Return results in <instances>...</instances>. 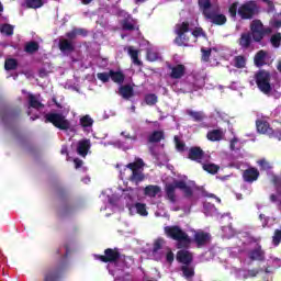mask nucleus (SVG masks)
<instances>
[{
	"label": "nucleus",
	"instance_id": "obj_11",
	"mask_svg": "<svg viewBox=\"0 0 281 281\" xmlns=\"http://www.w3.org/2000/svg\"><path fill=\"white\" fill-rule=\"evenodd\" d=\"M189 24L188 22H182L176 25L175 27V33L177 34L176 37V43L177 45H183V34H186V32H189Z\"/></svg>",
	"mask_w": 281,
	"mask_h": 281
},
{
	"label": "nucleus",
	"instance_id": "obj_22",
	"mask_svg": "<svg viewBox=\"0 0 281 281\" xmlns=\"http://www.w3.org/2000/svg\"><path fill=\"white\" fill-rule=\"evenodd\" d=\"M145 194L146 196H161V188L158 186H148L145 188Z\"/></svg>",
	"mask_w": 281,
	"mask_h": 281
},
{
	"label": "nucleus",
	"instance_id": "obj_21",
	"mask_svg": "<svg viewBox=\"0 0 281 281\" xmlns=\"http://www.w3.org/2000/svg\"><path fill=\"white\" fill-rule=\"evenodd\" d=\"M200 10H202L204 16L206 18L207 14L212 12L216 7H212L210 0H199Z\"/></svg>",
	"mask_w": 281,
	"mask_h": 281
},
{
	"label": "nucleus",
	"instance_id": "obj_60",
	"mask_svg": "<svg viewBox=\"0 0 281 281\" xmlns=\"http://www.w3.org/2000/svg\"><path fill=\"white\" fill-rule=\"evenodd\" d=\"M166 260L169 263L172 262L175 260V254H172V251H168L166 256Z\"/></svg>",
	"mask_w": 281,
	"mask_h": 281
},
{
	"label": "nucleus",
	"instance_id": "obj_31",
	"mask_svg": "<svg viewBox=\"0 0 281 281\" xmlns=\"http://www.w3.org/2000/svg\"><path fill=\"white\" fill-rule=\"evenodd\" d=\"M203 166V170H205L206 172H210V175H216L218 172V166L214 165V164H205L202 162Z\"/></svg>",
	"mask_w": 281,
	"mask_h": 281
},
{
	"label": "nucleus",
	"instance_id": "obj_50",
	"mask_svg": "<svg viewBox=\"0 0 281 281\" xmlns=\"http://www.w3.org/2000/svg\"><path fill=\"white\" fill-rule=\"evenodd\" d=\"M257 273L258 272L256 270H249L247 272L241 271L240 276H243L244 278H256Z\"/></svg>",
	"mask_w": 281,
	"mask_h": 281
},
{
	"label": "nucleus",
	"instance_id": "obj_10",
	"mask_svg": "<svg viewBox=\"0 0 281 281\" xmlns=\"http://www.w3.org/2000/svg\"><path fill=\"white\" fill-rule=\"evenodd\" d=\"M257 131L262 135H269L270 137H278L279 140L281 139V137L278 136V134L273 133V130L269 126V123L267 121H262V120L257 121Z\"/></svg>",
	"mask_w": 281,
	"mask_h": 281
},
{
	"label": "nucleus",
	"instance_id": "obj_62",
	"mask_svg": "<svg viewBox=\"0 0 281 281\" xmlns=\"http://www.w3.org/2000/svg\"><path fill=\"white\" fill-rule=\"evenodd\" d=\"M74 162H75V168H80V166H82V160H80V159H78V158H76V159L74 160Z\"/></svg>",
	"mask_w": 281,
	"mask_h": 281
},
{
	"label": "nucleus",
	"instance_id": "obj_13",
	"mask_svg": "<svg viewBox=\"0 0 281 281\" xmlns=\"http://www.w3.org/2000/svg\"><path fill=\"white\" fill-rule=\"evenodd\" d=\"M130 214H139L140 216H148V211L146 210V204L136 203L127 204Z\"/></svg>",
	"mask_w": 281,
	"mask_h": 281
},
{
	"label": "nucleus",
	"instance_id": "obj_55",
	"mask_svg": "<svg viewBox=\"0 0 281 281\" xmlns=\"http://www.w3.org/2000/svg\"><path fill=\"white\" fill-rule=\"evenodd\" d=\"M237 10H238V3L235 2V3H233V4L229 7V10H228L231 16H236Z\"/></svg>",
	"mask_w": 281,
	"mask_h": 281
},
{
	"label": "nucleus",
	"instance_id": "obj_46",
	"mask_svg": "<svg viewBox=\"0 0 281 281\" xmlns=\"http://www.w3.org/2000/svg\"><path fill=\"white\" fill-rule=\"evenodd\" d=\"M175 143L177 150H179L180 153L186 149V144H183V142H181L178 136L175 137Z\"/></svg>",
	"mask_w": 281,
	"mask_h": 281
},
{
	"label": "nucleus",
	"instance_id": "obj_54",
	"mask_svg": "<svg viewBox=\"0 0 281 281\" xmlns=\"http://www.w3.org/2000/svg\"><path fill=\"white\" fill-rule=\"evenodd\" d=\"M272 182L274 183L277 190H281V178L278 176L272 177Z\"/></svg>",
	"mask_w": 281,
	"mask_h": 281
},
{
	"label": "nucleus",
	"instance_id": "obj_18",
	"mask_svg": "<svg viewBox=\"0 0 281 281\" xmlns=\"http://www.w3.org/2000/svg\"><path fill=\"white\" fill-rule=\"evenodd\" d=\"M177 260L183 265H189V262H192V254L188 250H180L177 254Z\"/></svg>",
	"mask_w": 281,
	"mask_h": 281
},
{
	"label": "nucleus",
	"instance_id": "obj_61",
	"mask_svg": "<svg viewBox=\"0 0 281 281\" xmlns=\"http://www.w3.org/2000/svg\"><path fill=\"white\" fill-rule=\"evenodd\" d=\"M121 135L123 137H125V139H132L133 142H135V139H137V137L135 136H131V134L126 133V132H122Z\"/></svg>",
	"mask_w": 281,
	"mask_h": 281
},
{
	"label": "nucleus",
	"instance_id": "obj_7",
	"mask_svg": "<svg viewBox=\"0 0 281 281\" xmlns=\"http://www.w3.org/2000/svg\"><path fill=\"white\" fill-rule=\"evenodd\" d=\"M189 159L198 161V164H205L206 161H210V155H205L199 147H192L189 150Z\"/></svg>",
	"mask_w": 281,
	"mask_h": 281
},
{
	"label": "nucleus",
	"instance_id": "obj_12",
	"mask_svg": "<svg viewBox=\"0 0 281 281\" xmlns=\"http://www.w3.org/2000/svg\"><path fill=\"white\" fill-rule=\"evenodd\" d=\"M117 258H120V252L110 248L105 250V256H95V259L101 262H115Z\"/></svg>",
	"mask_w": 281,
	"mask_h": 281
},
{
	"label": "nucleus",
	"instance_id": "obj_24",
	"mask_svg": "<svg viewBox=\"0 0 281 281\" xmlns=\"http://www.w3.org/2000/svg\"><path fill=\"white\" fill-rule=\"evenodd\" d=\"M120 95H122V98H124L125 100H128V98H133V87L131 86L121 87Z\"/></svg>",
	"mask_w": 281,
	"mask_h": 281
},
{
	"label": "nucleus",
	"instance_id": "obj_30",
	"mask_svg": "<svg viewBox=\"0 0 281 281\" xmlns=\"http://www.w3.org/2000/svg\"><path fill=\"white\" fill-rule=\"evenodd\" d=\"M128 54H130L134 65H142V61H139V59L137 58V56H139V52L137 49L133 48V46H130Z\"/></svg>",
	"mask_w": 281,
	"mask_h": 281
},
{
	"label": "nucleus",
	"instance_id": "obj_14",
	"mask_svg": "<svg viewBox=\"0 0 281 281\" xmlns=\"http://www.w3.org/2000/svg\"><path fill=\"white\" fill-rule=\"evenodd\" d=\"M91 148V142L89 139H82L78 142L77 153L81 157H87L89 149Z\"/></svg>",
	"mask_w": 281,
	"mask_h": 281
},
{
	"label": "nucleus",
	"instance_id": "obj_43",
	"mask_svg": "<svg viewBox=\"0 0 281 281\" xmlns=\"http://www.w3.org/2000/svg\"><path fill=\"white\" fill-rule=\"evenodd\" d=\"M97 78L101 80V82H109L111 79V71L110 72H99Z\"/></svg>",
	"mask_w": 281,
	"mask_h": 281
},
{
	"label": "nucleus",
	"instance_id": "obj_19",
	"mask_svg": "<svg viewBox=\"0 0 281 281\" xmlns=\"http://www.w3.org/2000/svg\"><path fill=\"white\" fill-rule=\"evenodd\" d=\"M195 243L199 247H202V245H206V243L210 241V234L198 232L194 235Z\"/></svg>",
	"mask_w": 281,
	"mask_h": 281
},
{
	"label": "nucleus",
	"instance_id": "obj_27",
	"mask_svg": "<svg viewBox=\"0 0 281 281\" xmlns=\"http://www.w3.org/2000/svg\"><path fill=\"white\" fill-rule=\"evenodd\" d=\"M22 5L36 10V8H43V0H26V2Z\"/></svg>",
	"mask_w": 281,
	"mask_h": 281
},
{
	"label": "nucleus",
	"instance_id": "obj_34",
	"mask_svg": "<svg viewBox=\"0 0 281 281\" xmlns=\"http://www.w3.org/2000/svg\"><path fill=\"white\" fill-rule=\"evenodd\" d=\"M161 139H164V132H161V131L154 132L149 136V142H151V143L161 142Z\"/></svg>",
	"mask_w": 281,
	"mask_h": 281
},
{
	"label": "nucleus",
	"instance_id": "obj_42",
	"mask_svg": "<svg viewBox=\"0 0 281 281\" xmlns=\"http://www.w3.org/2000/svg\"><path fill=\"white\" fill-rule=\"evenodd\" d=\"M145 102L149 106H153V104H157V95H155V94H147L145 97Z\"/></svg>",
	"mask_w": 281,
	"mask_h": 281
},
{
	"label": "nucleus",
	"instance_id": "obj_57",
	"mask_svg": "<svg viewBox=\"0 0 281 281\" xmlns=\"http://www.w3.org/2000/svg\"><path fill=\"white\" fill-rule=\"evenodd\" d=\"M193 36L195 38H199V36H205V34L203 33V29L201 27H196L193 32H192Z\"/></svg>",
	"mask_w": 281,
	"mask_h": 281
},
{
	"label": "nucleus",
	"instance_id": "obj_52",
	"mask_svg": "<svg viewBox=\"0 0 281 281\" xmlns=\"http://www.w3.org/2000/svg\"><path fill=\"white\" fill-rule=\"evenodd\" d=\"M147 58H148V60H150L153 63V61L157 60V58H159V54H157L153 50H149L147 53Z\"/></svg>",
	"mask_w": 281,
	"mask_h": 281
},
{
	"label": "nucleus",
	"instance_id": "obj_49",
	"mask_svg": "<svg viewBox=\"0 0 281 281\" xmlns=\"http://www.w3.org/2000/svg\"><path fill=\"white\" fill-rule=\"evenodd\" d=\"M82 34H85L82 29H77V30H74L72 32L68 33L67 36H68V38H75L76 36L82 35Z\"/></svg>",
	"mask_w": 281,
	"mask_h": 281
},
{
	"label": "nucleus",
	"instance_id": "obj_44",
	"mask_svg": "<svg viewBox=\"0 0 281 281\" xmlns=\"http://www.w3.org/2000/svg\"><path fill=\"white\" fill-rule=\"evenodd\" d=\"M271 44L273 45V47H280V41H281V35L280 33L278 34H274L272 37H271Z\"/></svg>",
	"mask_w": 281,
	"mask_h": 281
},
{
	"label": "nucleus",
	"instance_id": "obj_63",
	"mask_svg": "<svg viewBox=\"0 0 281 281\" xmlns=\"http://www.w3.org/2000/svg\"><path fill=\"white\" fill-rule=\"evenodd\" d=\"M61 155H67V146L61 147Z\"/></svg>",
	"mask_w": 281,
	"mask_h": 281
},
{
	"label": "nucleus",
	"instance_id": "obj_20",
	"mask_svg": "<svg viewBox=\"0 0 281 281\" xmlns=\"http://www.w3.org/2000/svg\"><path fill=\"white\" fill-rule=\"evenodd\" d=\"M186 75V66L183 65H177L171 67V78H183V76Z\"/></svg>",
	"mask_w": 281,
	"mask_h": 281
},
{
	"label": "nucleus",
	"instance_id": "obj_9",
	"mask_svg": "<svg viewBox=\"0 0 281 281\" xmlns=\"http://www.w3.org/2000/svg\"><path fill=\"white\" fill-rule=\"evenodd\" d=\"M238 14L241 19H251L256 14V3L254 1L243 4L238 9Z\"/></svg>",
	"mask_w": 281,
	"mask_h": 281
},
{
	"label": "nucleus",
	"instance_id": "obj_35",
	"mask_svg": "<svg viewBox=\"0 0 281 281\" xmlns=\"http://www.w3.org/2000/svg\"><path fill=\"white\" fill-rule=\"evenodd\" d=\"M0 32L1 34H7V36H12V34L14 33V27L10 24H3L2 26H0Z\"/></svg>",
	"mask_w": 281,
	"mask_h": 281
},
{
	"label": "nucleus",
	"instance_id": "obj_41",
	"mask_svg": "<svg viewBox=\"0 0 281 281\" xmlns=\"http://www.w3.org/2000/svg\"><path fill=\"white\" fill-rule=\"evenodd\" d=\"M134 24L131 15H127L126 19L123 21V30H133Z\"/></svg>",
	"mask_w": 281,
	"mask_h": 281
},
{
	"label": "nucleus",
	"instance_id": "obj_56",
	"mask_svg": "<svg viewBox=\"0 0 281 281\" xmlns=\"http://www.w3.org/2000/svg\"><path fill=\"white\" fill-rule=\"evenodd\" d=\"M56 280V274L54 272H46L44 276V281H54Z\"/></svg>",
	"mask_w": 281,
	"mask_h": 281
},
{
	"label": "nucleus",
	"instance_id": "obj_15",
	"mask_svg": "<svg viewBox=\"0 0 281 281\" xmlns=\"http://www.w3.org/2000/svg\"><path fill=\"white\" fill-rule=\"evenodd\" d=\"M244 181H247L248 183H252V181H257L258 177H260V172L256 168H250L246 171H244Z\"/></svg>",
	"mask_w": 281,
	"mask_h": 281
},
{
	"label": "nucleus",
	"instance_id": "obj_58",
	"mask_svg": "<svg viewBox=\"0 0 281 281\" xmlns=\"http://www.w3.org/2000/svg\"><path fill=\"white\" fill-rule=\"evenodd\" d=\"M258 164H259V166H260L263 170H267V169L270 168L269 162H267V160H265V159L258 160Z\"/></svg>",
	"mask_w": 281,
	"mask_h": 281
},
{
	"label": "nucleus",
	"instance_id": "obj_36",
	"mask_svg": "<svg viewBox=\"0 0 281 281\" xmlns=\"http://www.w3.org/2000/svg\"><path fill=\"white\" fill-rule=\"evenodd\" d=\"M161 247H164V239H157L154 243V249H153L154 258H156V260L159 259L157 258V252L159 251V249H161Z\"/></svg>",
	"mask_w": 281,
	"mask_h": 281
},
{
	"label": "nucleus",
	"instance_id": "obj_64",
	"mask_svg": "<svg viewBox=\"0 0 281 281\" xmlns=\"http://www.w3.org/2000/svg\"><path fill=\"white\" fill-rule=\"evenodd\" d=\"M235 144H236V139H233V140L231 142V148H232V150H234Z\"/></svg>",
	"mask_w": 281,
	"mask_h": 281
},
{
	"label": "nucleus",
	"instance_id": "obj_5",
	"mask_svg": "<svg viewBox=\"0 0 281 281\" xmlns=\"http://www.w3.org/2000/svg\"><path fill=\"white\" fill-rule=\"evenodd\" d=\"M67 116L56 113V112H50L45 115V121L50 122L56 128H60L61 131H67L69 128V121L66 119Z\"/></svg>",
	"mask_w": 281,
	"mask_h": 281
},
{
	"label": "nucleus",
	"instance_id": "obj_45",
	"mask_svg": "<svg viewBox=\"0 0 281 281\" xmlns=\"http://www.w3.org/2000/svg\"><path fill=\"white\" fill-rule=\"evenodd\" d=\"M280 240H281V231L277 229L274 232V236L272 237V243L273 245H276V247H278V245H280Z\"/></svg>",
	"mask_w": 281,
	"mask_h": 281
},
{
	"label": "nucleus",
	"instance_id": "obj_8",
	"mask_svg": "<svg viewBox=\"0 0 281 281\" xmlns=\"http://www.w3.org/2000/svg\"><path fill=\"white\" fill-rule=\"evenodd\" d=\"M205 19H207L211 23H214V25H225V23H227V18L225 14L220 13L218 7L212 9V12L207 14Z\"/></svg>",
	"mask_w": 281,
	"mask_h": 281
},
{
	"label": "nucleus",
	"instance_id": "obj_51",
	"mask_svg": "<svg viewBox=\"0 0 281 281\" xmlns=\"http://www.w3.org/2000/svg\"><path fill=\"white\" fill-rule=\"evenodd\" d=\"M270 200L272 201V203H277L279 210L281 211V195L277 196V195L272 194L270 196Z\"/></svg>",
	"mask_w": 281,
	"mask_h": 281
},
{
	"label": "nucleus",
	"instance_id": "obj_47",
	"mask_svg": "<svg viewBox=\"0 0 281 281\" xmlns=\"http://www.w3.org/2000/svg\"><path fill=\"white\" fill-rule=\"evenodd\" d=\"M223 232L225 238H232V236H234V228H232L231 226L223 227Z\"/></svg>",
	"mask_w": 281,
	"mask_h": 281
},
{
	"label": "nucleus",
	"instance_id": "obj_4",
	"mask_svg": "<svg viewBox=\"0 0 281 281\" xmlns=\"http://www.w3.org/2000/svg\"><path fill=\"white\" fill-rule=\"evenodd\" d=\"M256 85L258 89L269 95L271 93V76L269 72L261 70L255 76Z\"/></svg>",
	"mask_w": 281,
	"mask_h": 281
},
{
	"label": "nucleus",
	"instance_id": "obj_17",
	"mask_svg": "<svg viewBox=\"0 0 281 281\" xmlns=\"http://www.w3.org/2000/svg\"><path fill=\"white\" fill-rule=\"evenodd\" d=\"M206 137L210 142H221L225 137V132L223 130H213L206 134Z\"/></svg>",
	"mask_w": 281,
	"mask_h": 281
},
{
	"label": "nucleus",
	"instance_id": "obj_16",
	"mask_svg": "<svg viewBox=\"0 0 281 281\" xmlns=\"http://www.w3.org/2000/svg\"><path fill=\"white\" fill-rule=\"evenodd\" d=\"M267 60H269V54L265 50H259L255 56V65L257 67H262V65H267Z\"/></svg>",
	"mask_w": 281,
	"mask_h": 281
},
{
	"label": "nucleus",
	"instance_id": "obj_39",
	"mask_svg": "<svg viewBox=\"0 0 281 281\" xmlns=\"http://www.w3.org/2000/svg\"><path fill=\"white\" fill-rule=\"evenodd\" d=\"M29 100H30V106H32V109H41V106H43V104H41L38 99H36V97L32 94H30Z\"/></svg>",
	"mask_w": 281,
	"mask_h": 281
},
{
	"label": "nucleus",
	"instance_id": "obj_32",
	"mask_svg": "<svg viewBox=\"0 0 281 281\" xmlns=\"http://www.w3.org/2000/svg\"><path fill=\"white\" fill-rule=\"evenodd\" d=\"M245 65H247V59L244 56H237L234 58V66L238 69L245 68Z\"/></svg>",
	"mask_w": 281,
	"mask_h": 281
},
{
	"label": "nucleus",
	"instance_id": "obj_2",
	"mask_svg": "<svg viewBox=\"0 0 281 281\" xmlns=\"http://www.w3.org/2000/svg\"><path fill=\"white\" fill-rule=\"evenodd\" d=\"M165 234L168 236V238L178 240V247H187L190 243V237L179 226L165 227Z\"/></svg>",
	"mask_w": 281,
	"mask_h": 281
},
{
	"label": "nucleus",
	"instance_id": "obj_23",
	"mask_svg": "<svg viewBox=\"0 0 281 281\" xmlns=\"http://www.w3.org/2000/svg\"><path fill=\"white\" fill-rule=\"evenodd\" d=\"M59 49L64 53L74 52V44L69 40H60Z\"/></svg>",
	"mask_w": 281,
	"mask_h": 281
},
{
	"label": "nucleus",
	"instance_id": "obj_48",
	"mask_svg": "<svg viewBox=\"0 0 281 281\" xmlns=\"http://www.w3.org/2000/svg\"><path fill=\"white\" fill-rule=\"evenodd\" d=\"M202 52V60H204V63H207V60H210V54H212V49H205V48H202L201 49Z\"/></svg>",
	"mask_w": 281,
	"mask_h": 281
},
{
	"label": "nucleus",
	"instance_id": "obj_53",
	"mask_svg": "<svg viewBox=\"0 0 281 281\" xmlns=\"http://www.w3.org/2000/svg\"><path fill=\"white\" fill-rule=\"evenodd\" d=\"M272 27H281V13L276 15L274 20L272 21Z\"/></svg>",
	"mask_w": 281,
	"mask_h": 281
},
{
	"label": "nucleus",
	"instance_id": "obj_33",
	"mask_svg": "<svg viewBox=\"0 0 281 281\" xmlns=\"http://www.w3.org/2000/svg\"><path fill=\"white\" fill-rule=\"evenodd\" d=\"M80 124H81V126H83V128H89V127L93 126V119H91V116H89V115H86L80 119Z\"/></svg>",
	"mask_w": 281,
	"mask_h": 281
},
{
	"label": "nucleus",
	"instance_id": "obj_29",
	"mask_svg": "<svg viewBox=\"0 0 281 281\" xmlns=\"http://www.w3.org/2000/svg\"><path fill=\"white\" fill-rule=\"evenodd\" d=\"M250 44H251V36H249V34L247 33L241 34V37L239 40L240 47H244L245 49H247V47H249Z\"/></svg>",
	"mask_w": 281,
	"mask_h": 281
},
{
	"label": "nucleus",
	"instance_id": "obj_38",
	"mask_svg": "<svg viewBox=\"0 0 281 281\" xmlns=\"http://www.w3.org/2000/svg\"><path fill=\"white\" fill-rule=\"evenodd\" d=\"M37 50H38V44L36 42H30L25 46V52H27L29 54H34V52H37Z\"/></svg>",
	"mask_w": 281,
	"mask_h": 281
},
{
	"label": "nucleus",
	"instance_id": "obj_3",
	"mask_svg": "<svg viewBox=\"0 0 281 281\" xmlns=\"http://www.w3.org/2000/svg\"><path fill=\"white\" fill-rule=\"evenodd\" d=\"M182 190L186 196H192V186H188L184 181H178L173 184L166 186V194L167 199L170 200L171 203H177V195L175 194V190Z\"/></svg>",
	"mask_w": 281,
	"mask_h": 281
},
{
	"label": "nucleus",
	"instance_id": "obj_37",
	"mask_svg": "<svg viewBox=\"0 0 281 281\" xmlns=\"http://www.w3.org/2000/svg\"><path fill=\"white\" fill-rule=\"evenodd\" d=\"M16 59H7L4 63V69H7V71H10L12 69H16Z\"/></svg>",
	"mask_w": 281,
	"mask_h": 281
},
{
	"label": "nucleus",
	"instance_id": "obj_40",
	"mask_svg": "<svg viewBox=\"0 0 281 281\" xmlns=\"http://www.w3.org/2000/svg\"><path fill=\"white\" fill-rule=\"evenodd\" d=\"M182 273H183L184 278H192V276H194V268L189 267V266H183Z\"/></svg>",
	"mask_w": 281,
	"mask_h": 281
},
{
	"label": "nucleus",
	"instance_id": "obj_26",
	"mask_svg": "<svg viewBox=\"0 0 281 281\" xmlns=\"http://www.w3.org/2000/svg\"><path fill=\"white\" fill-rule=\"evenodd\" d=\"M110 78L113 80V82H117L119 85H122L124 82V75L120 71H113L110 70Z\"/></svg>",
	"mask_w": 281,
	"mask_h": 281
},
{
	"label": "nucleus",
	"instance_id": "obj_6",
	"mask_svg": "<svg viewBox=\"0 0 281 281\" xmlns=\"http://www.w3.org/2000/svg\"><path fill=\"white\" fill-rule=\"evenodd\" d=\"M251 35L254 41H262V38L265 37V34H271V30L266 29L262 25V22H260L259 20H255L251 23Z\"/></svg>",
	"mask_w": 281,
	"mask_h": 281
},
{
	"label": "nucleus",
	"instance_id": "obj_28",
	"mask_svg": "<svg viewBox=\"0 0 281 281\" xmlns=\"http://www.w3.org/2000/svg\"><path fill=\"white\" fill-rule=\"evenodd\" d=\"M250 259L251 260H263L265 252L262 251V249L260 247H258L257 249H255L250 252Z\"/></svg>",
	"mask_w": 281,
	"mask_h": 281
},
{
	"label": "nucleus",
	"instance_id": "obj_1",
	"mask_svg": "<svg viewBox=\"0 0 281 281\" xmlns=\"http://www.w3.org/2000/svg\"><path fill=\"white\" fill-rule=\"evenodd\" d=\"M144 160L142 158H136L134 162H130L121 171V179H128L132 183H142L144 180Z\"/></svg>",
	"mask_w": 281,
	"mask_h": 281
},
{
	"label": "nucleus",
	"instance_id": "obj_25",
	"mask_svg": "<svg viewBox=\"0 0 281 281\" xmlns=\"http://www.w3.org/2000/svg\"><path fill=\"white\" fill-rule=\"evenodd\" d=\"M187 114L190 115L194 122H202V120H205V114L203 112L187 110Z\"/></svg>",
	"mask_w": 281,
	"mask_h": 281
},
{
	"label": "nucleus",
	"instance_id": "obj_59",
	"mask_svg": "<svg viewBox=\"0 0 281 281\" xmlns=\"http://www.w3.org/2000/svg\"><path fill=\"white\" fill-rule=\"evenodd\" d=\"M260 221L262 222V226L267 227V225H269V221H271V218H267L265 215H259Z\"/></svg>",
	"mask_w": 281,
	"mask_h": 281
}]
</instances>
